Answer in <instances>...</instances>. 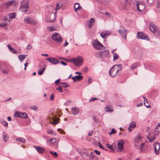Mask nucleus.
I'll return each mask as SVG.
<instances>
[{"label":"nucleus","mask_w":160,"mask_h":160,"mask_svg":"<svg viewBox=\"0 0 160 160\" xmlns=\"http://www.w3.org/2000/svg\"><path fill=\"white\" fill-rule=\"evenodd\" d=\"M122 65L121 64L115 65L111 68L109 71L110 75L112 77H115L119 75V72L121 70Z\"/></svg>","instance_id":"f257e3e1"},{"label":"nucleus","mask_w":160,"mask_h":160,"mask_svg":"<svg viewBox=\"0 0 160 160\" xmlns=\"http://www.w3.org/2000/svg\"><path fill=\"white\" fill-rule=\"evenodd\" d=\"M29 8L28 0H23L21 2L20 9L22 12H26Z\"/></svg>","instance_id":"f03ea898"},{"label":"nucleus","mask_w":160,"mask_h":160,"mask_svg":"<svg viewBox=\"0 0 160 160\" xmlns=\"http://www.w3.org/2000/svg\"><path fill=\"white\" fill-rule=\"evenodd\" d=\"M51 38L57 43H60L62 42L63 38L61 35L57 33L52 34Z\"/></svg>","instance_id":"7ed1b4c3"},{"label":"nucleus","mask_w":160,"mask_h":160,"mask_svg":"<svg viewBox=\"0 0 160 160\" xmlns=\"http://www.w3.org/2000/svg\"><path fill=\"white\" fill-rule=\"evenodd\" d=\"M76 66H80L83 62V59L82 57L79 56L71 60Z\"/></svg>","instance_id":"20e7f679"},{"label":"nucleus","mask_w":160,"mask_h":160,"mask_svg":"<svg viewBox=\"0 0 160 160\" xmlns=\"http://www.w3.org/2000/svg\"><path fill=\"white\" fill-rule=\"evenodd\" d=\"M92 44L93 47L96 49L102 50L104 48L103 45L97 40L93 41Z\"/></svg>","instance_id":"39448f33"},{"label":"nucleus","mask_w":160,"mask_h":160,"mask_svg":"<svg viewBox=\"0 0 160 160\" xmlns=\"http://www.w3.org/2000/svg\"><path fill=\"white\" fill-rule=\"evenodd\" d=\"M141 138L139 135H138L134 140V146L137 149H139V145L142 143V142Z\"/></svg>","instance_id":"423d86ee"},{"label":"nucleus","mask_w":160,"mask_h":160,"mask_svg":"<svg viewBox=\"0 0 160 160\" xmlns=\"http://www.w3.org/2000/svg\"><path fill=\"white\" fill-rule=\"evenodd\" d=\"M149 27L150 30L155 34H158L159 33L158 28L153 23H150Z\"/></svg>","instance_id":"0eeeda50"},{"label":"nucleus","mask_w":160,"mask_h":160,"mask_svg":"<svg viewBox=\"0 0 160 160\" xmlns=\"http://www.w3.org/2000/svg\"><path fill=\"white\" fill-rule=\"evenodd\" d=\"M137 36L138 39H145L147 40H149V38L142 32H138L137 33Z\"/></svg>","instance_id":"6e6552de"},{"label":"nucleus","mask_w":160,"mask_h":160,"mask_svg":"<svg viewBox=\"0 0 160 160\" xmlns=\"http://www.w3.org/2000/svg\"><path fill=\"white\" fill-rule=\"evenodd\" d=\"M24 21L25 23L29 24L35 25L37 23L36 21L32 20L31 18L28 16L25 17L24 19Z\"/></svg>","instance_id":"1a4fd4ad"},{"label":"nucleus","mask_w":160,"mask_h":160,"mask_svg":"<svg viewBox=\"0 0 160 160\" xmlns=\"http://www.w3.org/2000/svg\"><path fill=\"white\" fill-rule=\"evenodd\" d=\"M46 60L52 64H57L59 62L58 60L52 57L47 58Z\"/></svg>","instance_id":"9d476101"},{"label":"nucleus","mask_w":160,"mask_h":160,"mask_svg":"<svg viewBox=\"0 0 160 160\" xmlns=\"http://www.w3.org/2000/svg\"><path fill=\"white\" fill-rule=\"evenodd\" d=\"M137 10L140 12L144 10L145 8V6L144 3L142 2H137Z\"/></svg>","instance_id":"9b49d317"},{"label":"nucleus","mask_w":160,"mask_h":160,"mask_svg":"<svg viewBox=\"0 0 160 160\" xmlns=\"http://www.w3.org/2000/svg\"><path fill=\"white\" fill-rule=\"evenodd\" d=\"M153 146L154 148V151L155 154H159V150L160 148L159 144L157 142H155L153 144Z\"/></svg>","instance_id":"f8f14e48"},{"label":"nucleus","mask_w":160,"mask_h":160,"mask_svg":"<svg viewBox=\"0 0 160 160\" xmlns=\"http://www.w3.org/2000/svg\"><path fill=\"white\" fill-rule=\"evenodd\" d=\"M128 31L126 30H122L121 29L118 30V32L123 37H124L125 39H126V37Z\"/></svg>","instance_id":"ddd939ff"},{"label":"nucleus","mask_w":160,"mask_h":160,"mask_svg":"<svg viewBox=\"0 0 160 160\" xmlns=\"http://www.w3.org/2000/svg\"><path fill=\"white\" fill-rule=\"evenodd\" d=\"M111 33L110 32H107L106 31H104L101 32L100 34L101 37L104 39L106 38L107 37H108Z\"/></svg>","instance_id":"4468645a"},{"label":"nucleus","mask_w":160,"mask_h":160,"mask_svg":"<svg viewBox=\"0 0 160 160\" xmlns=\"http://www.w3.org/2000/svg\"><path fill=\"white\" fill-rule=\"evenodd\" d=\"M34 147L36 149L37 151L39 153L42 154L44 152L45 149L42 147L35 146H34Z\"/></svg>","instance_id":"2eb2a0df"},{"label":"nucleus","mask_w":160,"mask_h":160,"mask_svg":"<svg viewBox=\"0 0 160 160\" xmlns=\"http://www.w3.org/2000/svg\"><path fill=\"white\" fill-rule=\"evenodd\" d=\"M136 127V123L134 121H132L128 127V130L129 131H132Z\"/></svg>","instance_id":"dca6fc26"},{"label":"nucleus","mask_w":160,"mask_h":160,"mask_svg":"<svg viewBox=\"0 0 160 160\" xmlns=\"http://www.w3.org/2000/svg\"><path fill=\"white\" fill-rule=\"evenodd\" d=\"M147 138L150 142H152L155 140V136H152L150 133L148 134Z\"/></svg>","instance_id":"f3484780"},{"label":"nucleus","mask_w":160,"mask_h":160,"mask_svg":"<svg viewBox=\"0 0 160 160\" xmlns=\"http://www.w3.org/2000/svg\"><path fill=\"white\" fill-rule=\"evenodd\" d=\"M114 111L113 107L111 106H107L105 108V111L107 112H112Z\"/></svg>","instance_id":"a211bd4d"},{"label":"nucleus","mask_w":160,"mask_h":160,"mask_svg":"<svg viewBox=\"0 0 160 160\" xmlns=\"http://www.w3.org/2000/svg\"><path fill=\"white\" fill-rule=\"evenodd\" d=\"M16 3V1L15 0H12L7 2L6 4V8H8L9 7L12 5H15Z\"/></svg>","instance_id":"6ab92c4d"},{"label":"nucleus","mask_w":160,"mask_h":160,"mask_svg":"<svg viewBox=\"0 0 160 160\" xmlns=\"http://www.w3.org/2000/svg\"><path fill=\"white\" fill-rule=\"evenodd\" d=\"M72 112L74 115L77 114L79 111V109L77 108H72Z\"/></svg>","instance_id":"aec40b11"},{"label":"nucleus","mask_w":160,"mask_h":160,"mask_svg":"<svg viewBox=\"0 0 160 160\" xmlns=\"http://www.w3.org/2000/svg\"><path fill=\"white\" fill-rule=\"evenodd\" d=\"M102 52L103 58L108 57L109 54V52L108 50L103 51Z\"/></svg>","instance_id":"412c9836"},{"label":"nucleus","mask_w":160,"mask_h":160,"mask_svg":"<svg viewBox=\"0 0 160 160\" xmlns=\"http://www.w3.org/2000/svg\"><path fill=\"white\" fill-rule=\"evenodd\" d=\"M74 8L75 12H77L78 10L82 8V7L80 6L79 4L78 3H76L74 4Z\"/></svg>","instance_id":"4be33fe9"},{"label":"nucleus","mask_w":160,"mask_h":160,"mask_svg":"<svg viewBox=\"0 0 160 160\" xmlns=\"http://www.w3.org/2000/svg\"><path fill=\"white\" fill-rule=\"evenodd\" d=\"M53 140H54L53 141V144L55 146V148H57L58 147V142L56 141L55 139L51 138L49 139V142H50V144H53V142H52V141Z\"/></svg>","instance_id":"5701e85b"},{"label":"nucleus","mask_w":160,"mask_h":160,"mask_svg":"<svg viewBox=\"0 0 160 160\" xmlns=\"http://www.w3.org/2000/svg\"><path fill=\"white\" fill-rule=\"evenodd\" d=\"M124 142L122 141H121V142H118V149L122 151L123 149V144Z\"/></svg>","instance_id":"b1692460"},{"label":"nucleus","mask_w":160,"mask_h":160,"mask_svg":"<svg viewBox=\"0 0 160 160\" xmlns=\"http://www.w3.org/2000/svg\"><path fill=\"white\" fill-rule=\"evenodd\" d=\"M94 22L95 20L94 18H92L90 19L89 21V23L88 24L89 28H91L93 26Z\"/></svg>","instance_id":"393cba45"},{"label":"nucleus","mask_w":160,"mask_h":160,"mask_svg":"<svg viewBox=\"0 0 160 160\" xmlns=\"http://www.w3.org/2000/svg\"><path fill=\"white\" fill-rule=\"evenodd\" d=\"M7 46L9 50L11 52L14 54L17 53V51L13 48L11 47L10 45H8Z\"/></svg>","instance_id":"a878e982"},{"label":"nucleus","mask_w":160,"mask_h":160,"mask_svg":"<svg viewBox=\"0 0 160 160\" xmlns=\"http://www.w3.org/2000/svg\"><path fill=\"white\" fill-rule=\"evenodd\" d=\"M96 57L98 58H100L102 59V53L101 51L98 52H97L95 54V55Z\"/></svg>","instance_id":"bb28decb"},{"label":"nucleus","mask_w":160,"mask_h":160,"mask_svg":"<svg viewBox=\"0 0 160 160\" xmlns=\"http://www.w3.org/2000/svg\"><path fill=\"white\" fill-rule=\"evenodd\" d=\"M27 55H20L18 56V58L20 61L22 62L26 58Z\"/></svg>","instance_id":"cd10ccee"},{"label":"nucleus","mask_w":160,"mask_h":160,"mask_svg":"<svg viewBox=\"0 0 160 160\" xmlns=\"http://www.w3.org/2000/svg\"><path fill=\"white\" fill-rule=\"evenodd\" d=\"M16 141L19 142L25 143L26 142L25 139L22 137H19L16 139Z\"/></svg>","instance_id":"c85d7f7f"},{"label":"nucleus","mask_w":160,"mask_h":160,"mask_svg":"<svg viewBox=\"0 0 160 160\" xmlns=\"http://www.w3.org/2000/svg\"><path fill=\"white\" fill-rule=\"evenodd\" d=\"M2 138L5 142H6L9 139V137L8 135V134L5 133L4 132L3 133Z\"/></svg>","instance_id":"c756f323"},{"label":"nucleus","mask_w":160,"mask_h":160,"mask_svg":"<svg viewBox=\"0 0 160 160\" xmlns=\"http://www.w3.org/2000/svg\"><path fill=\"white\" fill-rule=\"evenodd\" d=\"M16 16V14L15 12L12 13L8 15L9 18L12 19L15 18Z\"/></svg>","instance_id":"7c9ffc66"},{"label":"nucleus","mask_w":160,"mask_h":160,"mask_svg":"<svg viewBox=\"0 0 160 160\" xmlns=\"http://www.w3.org/2000/svg\"><path fill=\"white\" fill-rule=\"evenodd\" d=\"M139 66V64L138 63H135L132 65H131L130 67L131 69L132 70L137 68Z\"/></svg>","instance_id":"2f4dec72"},{"label":"nucleus","mask_w":160,"mask_h":160,"mask_svg":"<svg viewBox=\"0 0 160 160\" xmlns=\"http://www.w3.org/2000/svg\"><path fill=\"white\" fill-rule=\"evenodd\" d=\"M145 145V143H144L142 142L139 145V149H140L141 152H142L144 151L143 149Z\"/></svg>","instance_id":"473e14b6"},{"label":"nucleus","mask_w":160,"mask_h":160,"mask_svg":"<svg viewBox=\"0 0 160 160\" xmlns=\"http://www.w3.org/2000/svg\"><path fill=\"white\" fill-rule=\"evenodd\" d=\"M62 6V4L61 3H57L56 6V9L57 10L59 9Z\"/></svg>","instance_id":"72a5a7b5"},{"label":"nucleus","mask_w":160,"mask_h":160,"mask_svg":"<svg viewBox=\"0 0 160 160\" xmlns=\"http://www.w3.org/2000/svg\"><path fill=\"white\" fill-rule=\"evenodd\" d=\"M159 130L158 129V127H157L155 129L154 131V136L158 135L159 133Z\"/></svg>","instance_id":"f704fd0d"},{"label":"nucleus","mask_w":160,"mask_h":160,"mask_svg":"<svg viewBox=\"0 0 160 160\" xmlns=\"http://www.w3.org/2000/svg\"><path fill=\"white\" fill-rule=\"evenodd\" d=\"M21 117L24 118H27L28 117V115L25 113L21 112Z\"/></svg>","instance_id":"c9c22d12"},{"label":"nucleus","mask_w":160,"mask_h":160,"mask_svg":"<svg viewBox=\"0 0 160 160\" xmlns=\"http://www.w3.org/2000/svg\"><path fill=\"white\" fill-rule=\"evenodd\" d=\"M76 79V82L78 81H79L82 79L83 77L81 75H78L75 76Z\"/></svg>","instance_id":"e433bc0d"},{"label":"nucleus","mask_w":160,"mask_h":160,"mask_svg":"<svg viewBox=\"0 0 160 160\" xmlns=\"http://www.w3.org/2000/svg\"><path fill=\"white\" fill-rule=\"evenodd\" d=\"M49 152L55 157H57L58 156V154L56 152H53V151H50Z\"/></svg>","instance_id":"4c0bfd02"},{"label":"nucleus","mask_w":160,"mask_h":160,"mask_svg":"<svg viewBox=\"0 0 160 160\" xmlns=\"http://www.w3.org/2000/svg\"><path fill=\"white\" fill-rule=\"evenodd\" d=\"M113 61H115L118 59V56L116 53H113Z\"/></svg>","instance_id":"58836bf2"},{"label":"nucleus","mask_w":160,"mask_h":160,"mask_svg":"<svg viewBox=\"0 0 160 160\" xmlns=\"http://www.w3.org/2000/svg\"><path fill=\"white\" fill-rule=\"evenodd\" d=\"M45 68H43L42 70H39L38 72V73L39 75H42L43 73V72L45 70Z\"/></svg>","instance_id":"ea45409f"},{"label":"nucleus","mask_w":160,"mask_h":160,"mask_svg":"<svg viewBox=\"0 0 160 160\" xmlns=\"http://www.w3.org/2000/svg\"><path fill=\"white\" fill-rule=\"evenodd\" d=\"M106 147L108 148L109 149H111L112 150H114V149L113 148L112 145L108 143L106 144Z\"/></svg>","instance_id":"a19ab883"},{"label":"nucleus","mask_w":160,"mask_h":160,"mask_svg":"<svg viewBox=\"0 0 160 160\" xmlns=\"http://www.w3.org/2000/svg\"><path fill=\"white\" fill-rule=\"evenodd\" d=\"M21 112H16L14 114V116L17 117H21Z\"/></svg>","instance_id":"79ce46f5"},{"label":"nucleus","mask_w":160,"mask_h":160,"mask_svg":"<svg viewBox=\"0 0 160 160\" xmlns=\"http://www.w3.org/2000/svg\"><path fill=\"white\" fill-rule=\"evenodd\" d=\"M47 28L48 29V30L50 32L53 31H55L56 30V29H55L53 27H47Z\"/></svg>","instance_id":"37998d69"},{"label":"nucleus","mask_w":160,"mask_h":160,"mask_svg":"<svg viewBox=\"0 0 160 160\" xmlns=\"http://www.w3.org/2000/svg\"><path fill=\"white\" fill-rule=\"evenodd\" d=\"M37 107L35 105L33 106L30 107V108L32 110H34L35 111H36L37 109Z\"/></svg>","instance_id":"c03bdc74"},{"label":"nucleus","mask_w":160,"mask_h":160,"mask_svg":"<svg viewBox=\"0 0 160 160\" xmlns=\"http://www.w3.org/2000/svg\"><path fill=\"white\" fill-rule=\"evenodd\" d=\"M54 97L55 96L53 93L51 94L50 97V100L51 101H53L54 100Z\"/></svg>","instance_id":"a18cd8bd"},{"label":"nucleus","mask_w":160,"mask_h":160,"mask_svg":"<svg viewBox=\"0 0 160 160\" xmlns=\"http://www.w3.org/2000/svg\"><path fill=\"white\" fill-rule=\"evenodd\" d=\"M59 119V118H58L56 120H53L52 124L55 125L57 124L58 123V120Z\"/></svg>","instance_id":"49530a36"},{"label":"nucleus","mask_w":160,"mask_h":160,"mask_svg":"<svg viewBox=\"0 0 160 160\" xmlns=\"http://www.w3.org/2000/svg\"><path fill=\"white\" fill-rule=\"evenodd\" d=\"M116 130L114 129H112L111 130V132H109V134H112L114 133H116Z\"/></svg>","instance_id":"de8ad7c7"},{"label":"nucleus","mask_w":160,"mask_h":160,"mask_svg":"<svg viewBox=\"0 0 160 160\" xmlns=\"http://www.w3.org/2000/svg\"><path fill=\"white\" fill-rule=\"evenodd\" d=\"M8 24V23L6 22H2L1 23H0V26H6Z\"/></svg>","instance_id":"09e8293b"},{"label":"nucleus","mask_w":160,"mask_h":160,"mask_svg":"<svg viewBox=\"0 0 160 160\" xmlns=\"http://www.w3.org/2000/svg\"><path fill=\"white\" fill-rule=\"evenodd\" d=\"M62 86H60L58 88H57V90H58V91H60L61 92H63V90L62 89Z\"/></svg>","instance_id":"8fccbe9b"},{"label":"nucleus","mask_w":160,"mask_h":160,"mask_svg":"<svg viewBox=\"0 0 160 160\" xmlns=\"http://www.w3.org/2000/svg\"><path fill=\"white\" fill-rule=\"evenodd\" d=\"M47 133L48 134H52L53 133V131L52 129L48 130L47 131Z\"/></svg>","instance_id":"3c124183"},{"label":"nucleus","mask_w":160,"mask_h":160,"mask_svg":"<svg viewBox=\"0 0 160 160\" xmlns=\"http://www.w3.org/2000/svg\"><path fill=\"white\" fill-rule=\"evenodd\" d=\"M2 125L5 126V127H8V123L7 122H6L5 121H3V122H2Z\"/></svg>","instance_id":"603ef678"},{"label":"nucleus","mask_w":160,"mask_h":160,"mask_svg":"<svg viewBox=\"0 0 160 160\" xmlns=\"http://www.w3.org/2000/svg\"><path fill=\"white\" fill-rule=\"evenodd\" d=\"M60 79H58L55 81V84L56 85H58L60 83Z\"/></svg>","instance_id":"864d4df0"},{"label":"nucleus","mask_w":160,"mask_h":160,"mask_svg":"<svg viewBox=\"0 0 160 160\" xmlns=\"http://www.w3.org/2000/svg\"><path fill=\"white\" fill-rule=\"evenodd\" d=\"M144 104L146 107L148 108H149L151 107V106L149 105L148 103H146L145 102H144Z\"/></svg>","instance_id":"5fc2aeb1"},{"label":"nucleus","mask_w":160,"mask_h":160,"mask_svg":"<svg viewBox=\"0 0 160 160\" xmlns=\"http://www.w3.org/2000/svg\"><path fill=\"white\" fill-rule=\"evenodd\" d=\"M56 18H55V15L54 14V19H51V20H50L49 21H48V22H53L55 21Z\"/></svg>","instance_id":"6e6d98bb"},{"label":"nucleus","mask_w":160,"mask_h":160,"mask_svg":"<svg viewBox=\"0 0 160 160\" xmlns=\"http://www.w3.org/2000/svg\"><path fill=\"white\" fill-rule=\"evenodd\" d=\"M8 72V71L7 70H2V73L4 74H7Z\"/></svg>","instance_id":"4d7b16f0"},{"label":"nucleus","mask_w":160,"mask_h":160,"mask_svg":"<svg viewBox=\"0 0 160 160\" xmlns=\"http://www.w3.org/2000/svg\"><path fill=\"white\" fill-rule=\"evenodd\" d=\"M94 152L96 153L97 155H100V152L97 150H95L94 151Z\"/></svg>","instance_id":"13d9d810"},{"label":"nucleus","mask_w":160,"mask_h":160,"mask_svg":"<svg viewBox=\"0 0 160 160\" xmlns=\"http://www.w3.org/2000/svg\"><path fill=\"white\" fill-rule=\"evenodd\" d=\"M58 131H59L60 132V133H61L62 134H63L64 133H65V132H64V133L63 132H64V131L63 130H62V129H60V128L58 129Z\"/></svg>","instance_id":"bf43d9fd"},{"label":"nucleus","mask_w":160,"mask_h":160,"mask_svg":"<svg viewBox=\"0 0 160 160\" xmlns=\"http://www.w3.org/2000/svg\"><path fill=\"white\" fill-rule=\"evenodd\" d=\"M92 82V79L90 77H89L88 83L89 84H90Z\"/></svg>","instance_id":"052dcab7"},{"label":"nucleus","mask_w":160,"mask_h":160,"mask_svg":"<svg viewBox=\"0 0 160 160\" xmlns=\"http://www.w3.org/2000/svg\"><path fill=\"white\" fill-rule=\"evenodd\" d=\"M97 99L96 98H92L89 101H94L95 100H97Z\"/></svg>","instance_id":"680f3d73"},{"label":"nucleus","mask_w":160,"mask_h":160,"mask_svg":"<svg viewBox=\"0 0 160 160\" xmlns=\"http://www.w3.org/2000/svg\"><path fill=\"white\" fill-rule=\"evenodd\" d=\"M68 42L66 41H65V42L63 44V46L64 47H66L68 45Z\"/></svg>","instance_id":"e2e57ef3"},{"label":"nucleus","mask_w":160,"mask_h":160,"mask_svg":"<svg viewBox=\"0 0 160 160\" xmlns=\"http://www.w3.org/2000/svg\"><path fill=\"white\" fill-rule=\"evenodd\" d=\"M60 62L63 65L65 66L67 65V64L64 62L61 61Z\"/></svg>","instance_id":"0e129e2a"},{"label":"nucleus","mask_w":160,"mask_h":160,"mask_svg":"<svg viewBox=\"0 0 160 160\" xmlns=\"http://www.w3.org/2000/svg\"><path fill=\"white\" fill-rule=\"evenodd\" d=\"M99 147L101 148H102L103 149L106 150V149L104 148L102 146L100 143H99Z\"/></svg>","instance_id":"69168bd1"},{"label":"nucleus","mask_w":160,"mask_h":160,"mask_svg":"<svg viewBox=\"0 0 160 160\" xmlns=\"http://www.w3.org/2000/svg\"><path fill=\"white\" fill-rule=\"evenodd\" d=\"M32 48L31 46L30 45H28L27 46V50H29Z\"/></svg>","instance_id":"338daca9"},{"label":"nucleus","mask_w":160,"mask_h":160,"mask_svg":"<svg viewBox=\"0 0 160 160\" xmlns=\"http://www.w3.org/2000/svg\"><path fill=\"white\" fill-rule=\"evenodd\" d=\"M88 70V68L87 67H85L84 70L83 71L84 72H87Z\"/></svg>","instance_id":"774afa93"}]
</instances>
